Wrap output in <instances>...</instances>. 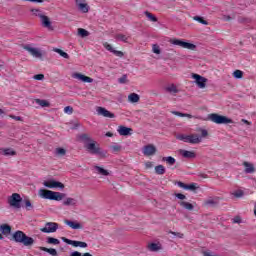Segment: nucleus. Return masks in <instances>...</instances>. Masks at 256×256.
Here are the masks:
<instances>
[{
	"label": "nucleus",
	"mask_w": 256,
	"mask_h": 256,
	"mask_svg": "<svg viewBox=\"0 0 256 256\" xmlns=\"http://www.w3.org/2000/svg\"><path fill=\"white\" fill-rule=\"evenodd\" d=\"M144 14L149 19V21H152V23H157V17H155V15H153L149 11H145Z\"/></svg>",
	"instance_id": "33"
},
{
	"label": "nucleus",
	"mask_w": 256,
	"mask_h": 256,
	"mask_svg": "<svg viewBox=\"0 0 256 256\" xmlns=\"http://www.w3.org/2000/svg\"><path fill=\"white\" fill-rule=\"evenodd\" d=\"M139 94L137 93H131L129 96H128V101H130V103H139Z\"/></svg>",
	"instance_id": "25"
},
{
	"label": "nucleus",
	"mask_w": 256,
	"mask_h": 256,
	"mask_svg": "<svg viewBox=\"0 0 256 256\" xmlns=\"http://www.w3.org/2000/svg\"><path fill=\"white\" fill-rule=\"evenodd\" d=\"M78 35H80V37H89V31H87L83 28H79Z\"/></svg>",
	"instance_id": "42"
},
{
	"label": "nucleus",
	"mask_w": 256,
	"mask_h": 256,
	"mask_svg": "<svg viewBox=\"0 0 256 256\" xmlns=\"http://www.w3.org/2000/svg\"><path fill=\"white\" fill-rule=\"evenodd\" d=\"M34 79L36 81H43V79H45V75H43V74L34 75Z\"/></svg>",
	"instance_id": "52"
},
{
	"label": "nucleus",
	"mask_w": 256,
	"mask_h": 256,
	"mask_svg": "<svg viewBox=\"0 0 256 256\" xmlns=\"http://www.w3.org/2000/svg\"><path fill=\"white\" fill-rule=\"evenodd\" d=\"M0 231L2 235H11V226H9V224H2L0 226Z\"/></svg>",
	"instance_id": "23"
},
{
	"label": "nucleus",
	"mask_w": 256,
	"mask_h": 256,
	"mask_svg": "<svg viewBox=\"0 0 256 256\" xmlns=\"http://www.w3.org/2000/svg\"><path fill=\"white\" fill-rule=\"evenodd\" d=\"M3 155H5L6 157H9V156L17 155V152H15V150H13L12 148H6L3 150Z\"/></svg>",
	"instance_id": "31"
},
{
	"label": "nucleus",
	"mask_w": 256,
	"mask_h": 256,
	"mask_svg": "<svg viewBox=\"0 0 256 256\" xmlns=\"http://www.w3.org/2000/svg\"><path fill=\"white\" fill-rule=\"evenodd\" d=\"M243 167L245 173H255V165H253L251 162H243Z\"/></svg>",
	"instance_id": "20"
},
{
	"label": "nucleus",
	"mask_w": 256,
	"mask_h": 256,
	"mask_svg": "<svg viewBox=\"0 0 256 256\" xmlns=\"http://www.w3.org/2000/svg\"><path fill=\"white\" fill-rule=\"evenodd\" d=\"M23 1H30L31 3H43V0H23Z\"/></svg>",
	"instance_id": "62"
},
{
	"label": "nucleus",
	"mask_w": 256,
	"mask_h": 256,
	"mask_svg": "<svg viewBox=\"0 0 256 256\" xmlns=\"http://www.w3.org/2000/svg\"><path fill=\"white\" fill-rule=\"evenodd\" d=\"M63 205H65L66 207H75V205H77V199L68 197L63 201Z\"/></svg>",
	"instance_id": "22"
},
{
	"label": "nucleus",
	"mask_w": 256,
	"mask_h": 256,
	"mask_svg": "<svg viewBox=\"0 0 256 256\" xmlns=\"http://www.w3.org/2000/svg\"><path fill=\"white\" fill-rule=\"evenodd\" d=\"M31 12L33 13V15H35V17H39V19H41L45 15L43 14V11L39 9H32Z\"/></svg>",
	"instance_id": "38"
},
{
	"label": "nucleus",
	"mask_w": 256,
	"mask_h": 256,
	"mask_svg": "<svg viewBox=\"0 0 256 256\" xmlns=\"http://www.w3.org/2000/svg\"><path fill=\"white\" fill-rule=\"evenodd\" d=\"M204 204L213 207L214 205H217V199L209 198L205 200Z\"/></svg>",
	"instance_id": "39"
},
{
	"label": "nucleus",
	"mask_w": 256,
	"mask_h": 256,
	"mask_svg": "<svg viewBox=\"0 0 256 256\" xmlns=\"http://www.w3.org/2000/svg\"><path fill=\"white\" fill-rule=\"evenodd\" d=\"M106 137H113V133L107 132V133H106Z\"/></svg>",
	"instance_id": "63"
},
{
	"label": "nucleus",
	"mask_w": 256,
	"mask_h": 256,
	"mask_svg": "<svg viewBox=\"0 0 256 256\" xmlns=\"http://www.w3.org/2000/svg\"><path fill=\"white\" fill-rule=\"evenodd\" d=\"M209 135V132L205 129H201V136L198 134H191V135H185V134H180L176 136V138L179 141H184V143H190L191 145H197L198 143H201L203 141V138L207 137Z\"/></svg>",
	"instance_id": "2"
},
{
	"label": "nucleus",
	"mask_w": 256,
	"mask_h": 256,
	"mask_svg": "<svg viewBox=\"0 0 256 256\" xmlns=\"http://www.w3.org/2000/svg\"><path fill=\"white\" fill-rule=\"evenodd\" d=\"M40 249L41 251H45V253H49V255L57 256V250L55 248L41 247Z\"/></svg>",
	"instance_id": "28"
},
{
	"label": "nucleus",
	"mask_w": 256,
	"mask_h": 256,
	"mask_svg": "<svg viewBox=\"0 0 256 256\" xmlns=\"http://www.w3.org/2000/svg\"><path fill=\"white\" fill-rule=\"evenodd\" d=\"M146 169H151V167H153V163L151 162H146L145 163Z\"/></svg>",
	"instance_id": "61"
},
{
	"label": "nucleus",
	"mask_w": 256,
	"mask_h": 256,
	"mask_svg": "<svg viewBox=\"0 0 256 256\" xmlns=\"http://www.w3.org/2000/svg\"><path fill=\"white\" fill-rule=\"evenodd\" d=\"M97 114L102 116V117H106L108 119H114L115 114H113L112 112H110L109 110L105 109L104 107H98L96 109Z\"/></svg>",
	"instance_id": "14"
},
{
	"label": "nucleus",
	"mask_w": 256,
	"mask_h": 256,
	"mask_svg": "<svg viewBox=\"0 0 256 256\" xmlns=\"http://www.w3.org/2000/svg\"><path fill=\"white\" fill-rule=\"evenodd\" d=\"M44 187H47L48 189H65V184L55 181L54 179H50L43 182Z\"/></svg>",
	"instance_id": "8"
},
{
	"label": "nucleus",
	"mask_w": 256,
	"mask_h": 256,
	"mask_svg": "<svg viewBox=\"0 0 256 256\" xmlns=\"http://www.w3.org/2000/svg\"><path fill=\"white\" fill-rule=\"evenodd\" d=\"M232 223L241 224V223H243V220L241 219V216H235V217L232 219Z\"/></svg>",
	"instance_id": "50"
},
{
	"label": "nucleus",
	"mask_w": 256,
	"mask_h": 256,
	"mask_svg": "<svg viewBox=\"0 0 256 256\" xmlns=\"http://www.w3.org/2000/svg\"><path fill=\"white\" fill-rule=\"evenodd\" d=\"M233 77H234L235 79H243V71H241V70H235V71L233 72Z\"/></svg>",
	"instance_id": "44"
},
{
	"label": "nucleus",
	"mask_w": 256,
	"mask_h": 256,
	"mask_svg": "<svg viewBox=\"0 0 256 256\" xmlns=\"http://www.w3.org/2000/svg\"><path fill=\"white\" fill-rule=\"evenodd\" d=\"M170 43L172 45H177L178 47H182V49H189L190 51H195V49L197 47L193 43L185 42V41L179 40V39H172V40H170Z\"/></svg>",
	"instance_id": "7"
},
{
	"label": "nucleus",
	"mask_w": 256,
	"mask_h": 256,
	"mask_svg": "<svg viewBox=\"0 0 256 256\" xmlns=\"http://www.w3.org/2000/svg\"><path fill=\"white\" fill-rule=\"evenodd\" d=\"M171 113H172V115H176L177 117H188V119H193V115H191V114L182 113L179 111H172Z\"/></svg>",
	"instance_id": "29"
},
{
	"label": "nucleus",
	"mask_w": 256,
	"mask_h": 256,
	"mask_svg": "<svg viewBox=\"0 0 256 256\" xmlns=\"http://www.w3.org/2000/svg\"><path fill=\"white\" fill-rule=\"evenodd\" d=\"M178 187H181V189H185L186 184L183 182H177Z\"/></svg>",
	"instance_id": "59"
},
{
	"label": "nucleus",
	"mask_w": 256,
	"mask_h": 256,
	"mask_svg": "<svg viewBox=\"0 0 256 256\" xmlns=\"http://www.w3.org/2000/svg\"><path fill=\"white\" fill-rule=\"evenodd\" d=\"M55 153L56 155L63 157L65 153H67V150H65V148H56Z\"/></svg>",
	"instance_id": "47"
},
{
	"label": "nucleus",
	"mask_w": 256,
	"mask_h": 256,
	"mask_svg": "<svg viewBox=\"0 0 256 256\" xmlns=\"http://www.w3.org/2000/svg\"><path fill=\"white\" fill-rule=\"evenodd\" d=\"M104 47L106 48L107 51H110V53H113V51H115V49H113V46H111V44L107 42L104 43Z\"/></svg>",
	"instance_id": "51"
},
{
	"label": "nucleus",
	"mask_w": 256,
	"mask_h": 256,
	"mask_svg": "<svg viewBox=\"0 0 256 256\" xmlns=\"http://www.w3.org/2000/svg\"><path fill=\"white\" fill-rule=\"evenodd\" d=\"M42 27H45L46 29H50L53 31V26H51V20L47 16H43L40 18Z\"/></svg>",
	"instance_id": "19"
},
{
	"label": "nucleus",
	"mask_w": 256,
	"mask_h": 256,
	"mask_svg": "<svg viewBox=\"0 0 256 256\" xmlns=\"http://www.w3.org/2000/svg\"><path fill=\"white\" fill-rule=\"evenodd\" d=\"M148 249H150V251H159V249H161V246H159V244L157 243H151L148 246Z\"/></svg>",
	"instance_id": "43"
},
{
	"label": "nucleus",
	"mask_w": 256,
	"mask_h": 256,
	"mask_svg": "<svg viewBox=\"0 0 256 256\" xmlns=\"http://www.w3.org/2000/svg\"><path fill=\"white\" fill-rule=\"evenodd\" d=\"M70 256H82V254L79 251H74L70 254Z\"/></svg>",
	"instance_id": "58"
},
{
	"label": "nucleus",
	"mask_w": 256,
	"mask_h": 256,
	"mask_svg": "<svg viewBox=\"0 0 256 256\" xmlns=\"http://www.w3.org/2000/svg\"><path fill=\"white\" fill-rule=\"evenodd\" d=\"M11 119H15V121H21V116H13L10 115Z\"/></svg>",
	"instance_id": "60"
},
{
	"label": "nucleus",
	"mask_w": 256,
	"mask_h": 256,
	"mask_svg": "<svg viewBox=\"0 0 256 256\" xmlns=\"http://www.w3.org/2000/svg\"><path fill=\"white\" fill-rule=\"evenodd\" d=\"M94 169L95 171H97L98 175H103L104 177H107L109 175V171H107L105 168L95 166Z\"/></svg>",
	"instance_id": "24"
},
{
	"label": "nucleus",
	"mask_w": 256,
	"mask_h": 256,
	"mask_svg": "<svg viewBox=\"0 0 256 256\" xmlns=\"http://www.w3.org/2000/svg\"><path fill=\"white\" fill-rule=\"evenodd\" d=\"M142 153L146 157H151V156L155 155V153H157V148L153 144H148L143 147Z\"/></svg>",
	"instance_id": "12"
},
{
	"label": "nucleus",
	"mask_w": 256,
	"mask_h": 256,
	"mask_svg": "<svg viewBox=\"0 0 256 256\" xmlns=\"http://www.w3.org/2000/svg\"><path fill=\"white\" fill-rule=\"evenodd\" d=\"M175 197H177V199H180L181 201H183L184 199H187V197L181 193L175 194Z\"/></svg>",
	"instance_id": "55"
},
{
	"label": "nucleus",
	"mask_w": 256,
	"mask_h": 256,
	"mask_svg": "<svg viewBox=\"0 0 256 256\" xmlns=\"http://www.w3.org/2000/svg\"><path fill=\"white\" fill-rule=\"evenodd\" d=\"M114 55H116V57H123V52L119 51V50H114L112 52Z\"/></svg>",
	"instance_id": "56"
},
{
	"label": "nucleus",
	"mask_w": 256,
	"mask_h": 256,
	"mask_svg": "<svg viewBox=\"0 0 256 256\" xmlns=\"http://www.w3.org/2000/svg\"><path fill=\"white\" fill-rule=\"evenodd\" d=\"M155 173H156V175H165V166H163V165L156 166Z\"/></svg>",
	"instance_id": "30"
},
{
	"label": "nucleus",
	"mask_w": 256,
	"mask_h": 256,
	"mask_svg": "<svg viewBox=\"0 0 256 256\" xmlns=\"http://www.w3.org/2000/svg\"><path fill=\"white\" fill-rule=\"evenodd\" d=\"M76 5L82 13H89V5L85 3V0H76Z\"/></svg>",
	"instance_id": "16"
},
{
	"label": "nucleus",
	"mask_w": 256,
	"mask_h": 256,
	"mask_svg": "<svg viewBox=\"0 0 256 256\" xmlns=\"http://www.w3.org/2000/svg\"><path fill=\"white\" fill-rule=\"evenodd\" d=\"M166 91H167L168 93H173L174 95H175L176 93H179V90L177 89V86H175V84H172V85L166 87Z\"/></svg>",
	"instance_id": "32"
},
{
	"label": "nucleus",
	"mask_w": 256,
	"mask_h": 256,
	"mask_svg": "<svg viewBox=\"0 0 256 256\" xmlns=\"http://www.w3.org/2000/svg\"><path fill=\"white\" fill-rule=\"evenodd\" d=\"M47 243H49L50 245H59V243H61V241H59V239H57V238L48 237Z\"/></svg>",
	"instance_id": "37"
},
{
	"label": "nucleus",
	"mask_w": 256,
	"mask_h": 256,
	"mask_svg": "<svg viewBox=\"0 0 256 256\" xmlns=\"http://www.w3.org/2000/svg\"><path fill=\"white\" fill-rule=\"evenodd\" d=\"M23 198L19 193H13L11 196H8L7 203L13 209H21V203Z\"/></svg>",
	"instance_id": "6"
},
{
	"label": "nucleus",
	"mask_w": 256,
	"mask_h": 256,
	"mask_svg": "<svg viewBox=\"0 0 256 256\" xmlns=\"http://www.w3.org/2000/svg\"><path fill=\"white\" fill-rule=\"evenodd\" d=\"M59 229V224L55 222H47L45 227L41 228L40 231L42 233H55Z\"/></svg>",
	"instance_id": "9"
},
{
	"label": "nucleus",
	"mask_w": 256,
	"mask_h": 256,
	"mask_svg": "<svg viewBox=\"0 0 256 256\" xmlns=\"http://www.w3.org/2000/svg\"><path fill=\"white\" fill-rule=\"evenodd\" d=\"M64 113H67V115H72L73 114V107L71 106H66L64 108Z\"/></svg>",
	"instance_id": "49"
},
{
	"label": "nucleus",
	"mask_w": 256,
	"mask_h": 256,
	"mask_svg": "<svg viewBox=\"0 0 256 256\" xmlns=\"http://www.w3.org/2000/svg\"><path fill=\"white\" fill-rule=\"evenodd\" d=\"M117 132L122 137H127L129 135H133V130L127 126H119Z\"/></svg>",
	"instance_id": "15"
},
{
	"label": "nucleus",
	"mask_w": 256,
	"mask_h": 256,
	"mask_svg": "<svg viewBox=\"0 0 256 256\" xmlns=\"http://www.w3.org/2000/svg\"><path fill=\"white\" fill-rule=\"evenodd\" d=\"M72 77L74 79H79L80 81H83V83H93V78L89 77V76H85L81 73H74L72 75Z\"/></svg>",
	"instance_id": "17"
},
{
	"label": "nucleus",
	"mask_w": 256,
	"mask_h": 256,
	"mask_svg": "<svg viewBox=\"0 0 256 256\" xmlns=\"http://www.w3.org/2000/svg\"><path fill=\"white\" fill-rule=\"evenodd\" d=\"M209 121L216 123V125H227L233 123V120L227 118L226 116L219 115L217 113H212L208 116Z\"/></svg>",
	"instance_id": "5"
},
{
	"label": "nucleus",
	"mask_w": 256,
	"mask_h": 256,
	"mask_svg": "<svg viewBox=\"0 0 256 256\" xmlns=\"http://www.w3.org/2000/svg\"><path fill=\"white\" fill-rule=\"evenodd\" d=\"M24 205H25L26 211H33V204L31 203V200L29 199L24 200Z\"/></svg>",
	"instance_id": "35"
},
{
	"label": "nucleus",
	"mask_w": 256,
	"mask_h": 256,
	"mask_svg": "<svg viewBox=\"0 0 256 256\" xmlns=\"http://www.w3.org/2000/svg\"><path fill=\"white\" fill-rule=\"evenodd\" d=\"M169 233L171 235H174V237H178V239H183V237H185V235L183 233H180V232L169 231Z\"/></svg>",
	"instance_id": "48"
},
{
	"label": "nucleus",
	"mask_w": 256,
	"mask_h": 256,
	"mask_svg": "<svg viewBox=\"0 0 256 256\" xmlns=\"http://www.w3.org/2000/svg\"><path fill=\"white\" fill-rule=\"evenodd\" d=\"M254 215H255V217H256V202H255V204H254Z\"/></svg>",
	"instance_id": "64"
},
{
	"label": "nucleus",
	"mask_w": 256,
	"mask_h": 256,
	"mask_svg": "<svg viewBox=\"0 0 256 256\" xmlns=\"http://www.w3.org/2000/svg\"><path fill=\"white\" fill-rule=\"evenodd\" d=\"M162 161H165L168 165H173L174 163H176L175 158H173L172 156L163 157Z\"/></svg>",
	"instance_id": "34"
},
{
	"label": "nucleus",
	"mask_w": 256,
	"mask_h": 256,
	"mask_svg": "<svg viewBox=\"0 0 256 256\" xmlns=\"http://www.w3.org/2000/svg\"><path fill=\"white\" fill-rule=\"evenodd\" d=\"M39 197L41 199H49L50 201H63L65 197H67V194L61 193V192H55L47 189H40L38 191Z\"/></svg>",
	"instance_id": "3"
},
{
	"label": "nucleus",
	"mask_w": 256,
	"mask_h": 256,
	"mask_svg": "<svg viewBox=\"0 0 256 256\" xmlns=\"http://www.w3.org/2000/svg\"><path fill=\"white\" fill-rule=\"evenodd\" d=\"M25 51H28L32 57H35L36 59H41L43 57V54L41 53V50L39 48H33L30 45L24 46Z\"/></svg>",
	"instance_id": "11"
},
{
	"label": "nucleus",
	"mask_w": 256,
	"mask_h": 256,
	"mask_svg": "<svg viewBox=\"0 0 256 256\" xmlns=\"http://www.w3.org/2000/svg\"><path fill=\"white\" fill-rule=\"evenodd\" d=\"M184 189L186 191H195V189H197V184H195V183L186 184Z\"/></svg>",
	"instance_id": "45"
},
{
	"label": "nucleus",
	"mask_w": 256,
	"mask_h": 256,
	"mask_svg": "<svg viewBox=\"0 0 256 256\" xmlns=\"http://www.w3.org/2000/svg\"><path fill=\"white\" fill-rule=\"evenodd\" d=\"M54 51L55 53H59V55L64 59H69V54H67L66 52H63V50L56 48Z\"/></svg>",
	"instance_id": "41"
},
{
	"label": "nucleus",
	"mask_w": 256,
	"mask_h": 256,
	"mask_svg": "<svg viewBox=\"0 0 256 256\" xmlns=\"http://www.w3.org/2000/svg\"><path fill=\"white\" fill-rule=\"evenodd\" d=\"M192 77H193V79H195L196 84L198 85V87L200 89H205V87L207 85V78H205L199 74H193Z\"/></svg>",
	"instance_id": "13"
},
{
	"label": "nucleus",
	"mask_w": 256,
	"mask_h": 256,
	"mask_svg": "<svg viewBox=\"0 0 256 256\" xmlns=\"http://www.w3.org/2000/svg\"><path fill=\"white\" fill-rule=\"evenodd\" d=\"M179 205L181 207H183L184 209H187V211H193V209H194L193 204H191L189 202L182 201L179 203Z\"/></svg>",
	"instance_id": "27"
},
{
	"label": "nucleus",
	"mask_w": 256,
	"mask_h": 256,
	"mask_svg": "<svg viewBox=\"0 0 256 256\" xmlns=\"http://www.w3.org/2000/svg\"><path fill=\"white\" fill-rule=\"evenodd\" d=\"M62 241L64 243H67V245H72L73 247H81L82 249H85L88 247L87 242H81L77 240H70L68 238L62 237Z\"/></svg>",
	"instance_id": "10"
},
{
	"label": "nucleus",
	"mask_w": 256,
	"mask_h": 256,
	"mask_svg": "<svg viewBox=\"0 0 256 256\" xmlns=\"http://www.w3.org/2000/svg\"><path fill=\"white\" fill-rule=\"evenodd\" d=\"M153 53H156V55L161 54V49H159L158 45H153Z\"/></svg>",
	"instance_id": "53"
},
{
	"label": "nucleus",
	"mask_w": 256,
	"mask_h": 256,
	"mask_svg": "<svg viewBox=\"0 0 256 256\" xmlns=\"http://www.w3.org/2000/svg\"><path fill=\"white\" fill-rule=\"evenodd\" d=\"M15 243H22L25 247H31L35 243V239L27 236L23 231L18 230L13 234Z\"/></svg>",
	"instance_id": "4"
},
{
	"label": "nucleus",
	"mask_w": 256,
	"mask_h": 256,
	"mask_svg": "<svg viewBox=\"0 0 256 256\" xmlns=\"http://www.w3.org/2000/svg\"><path fill=\"white\" fill-rule=\"evenodd\" d=\"M114 38L116 39V41H122L123 43H127V41L129 40V37L124 34H116Z\"/></svg>",
	"instance_id": "26"
},
{
	"label": "nucleus",
	"mask_w": 256,
	"mask_h": 256,
	"mask_svg": "<svg viewBox=\"0 0 256 256\" xmlns=\"http://www.w3.org/2000/svg\"><path fill=\"white\" fill-rule=\"evenodd\" d=\"M118 82L121 84L127 83V75H123L121 78H119Z\"/></svg>",
	"instance_id": "54"
},
{
	"label": "nucleus",
	"mask_w": 256,
	"mask_h": 256,
	"mask_svg": "<svg viewBox=\"0 0 256 256\" xmlns=\"http://www.w3.org/2000/svg\"><path fill=\"white\" fill-rule=\"evenodd\" d=\"M64 223L71 229H83V226L79 222L65 220Z\"/></svg>",
	"instance_id": "21"
},
{
	"label": "nucleus",
	"mask_w": 256,
	"mask_h": 256,
	"mask_svg": "<svg viewBox=\"0 0 256 256\" xmlns=\"http://www.w3.org/2000/svg\"><path fill=\"white\" fill-rule=\"evenodd\" d=\"M37 105L40 107H49V102L47 100L36 99Z\"/></svg>",
	"instance_id": "40"
},
{
	"label": "nucleus",
	"mask_w": 256,
	"mask_h": 256,
	"mask_svg": "<svg viewBox=\"0 0 256 256\" xmlns=\"http://www.w3.org/2000/svg\"><path fill=\"white\" fill-rule=\"evenodd\" d=\"M79 140L84 144L90 155H99L100 157H107V152H101V149L97 147V142L91 138L88 134H82L79 136Z\"/></svg>",
	"instance_id": "1"
},
{
	"label": "nucleus",
	"mask_w": 256,
	"mask_h": 256,
	"mask_svg": "<svg viewBox=\"0 0 256 256\" xmlns=\"http://www.w3.org/2000/svg\"><path fill=\"white\" fill-rule=\"evenodd\" d=\"M179 153L182 155V157H184V159H195L196 157L195 152L189 150L180 149Z\"/></svg>",
	"instance_id": "18"
},
{
	"label": "nucleus",
	"mask_w": 256,
	"mask_h": 256,
	"mask_svg": "<svg viewBox=\"0 0 256 256\" xmlns=\"http://www.w3.org/2000/svg\"><path fill=\"white\" fill-rule=\"evenodd\" d=\"M110 149H111L112 153H119V151H121V146L118 144H114V145L110 146Z\"/></svg>",
	"instance_id": "46"
},
{
	"label": "nucleus",
	"mask_w": 256,
	"mask_h": 256,
	"mask_svg": "<svg viewBox=\"0 0 256 256\" xmlns=\"http://www.w3.org/2000/svg\"><path fill=\"white\" fill-rule=\"evenodd\" d=\"M233 195H234V197H237V198L243 197V191H241V190L236 191L233 193Z\"/></svg>",
	"instance_id": "57"
},
{
	"label": "nucleus",
	"mask_w": 256,
	"mask_h": 256,
	"mask_svg": "<svg viewBox=\"0 0 256 256\" xmlns=\"http://www.w3.org/2000/svg\"><path fill=\"white\" fill-rule=\"evenodd\" d=\"M193 20L198 21V23H201V25H209V22H207V20H204L201 16H194Z\"/></svg>",
	"instance_id": "36"
}]
</instances>
